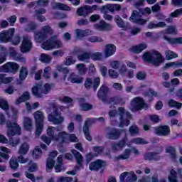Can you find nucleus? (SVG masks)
<instances>
[{
	"label": "nucleus",
	"instance_id": "19",
	"mask_svg": "<svg viewBox=\"0 0 182 182\" xmlns=\"http://www.w3.org/2000/svg\"><path fill=\"white\" fill-rule=\"evenodd\" d=\"M32 49V42L28 38V37H23V41L21 46V52L22 53H27V52H31Z\"/></svg>",
	"mask_w": 182,
	"mask_h": 182
},
{
	"label": "nucleus",
	"instance_id": "53",
	"mask_svg": "<svg viewBox=\"0 0 182 182\" xmlns=\"http://www.w3.org/2000/svg\"><path fill=\"white\" fill-rule=\"evenodd\" d=\"M132 142L134 144H149V141L141 137L134 138L132 139Z\"/></svg>",
	"mask_w": 182,
	"mask_h": 182
},
{
	"label": "nucleus",
	"instance_id": "32",
	"mask_svg": "<svg viewBox=\"0 0 182 182\" xmlns=\"http://www.w3.org/2000/svg\"><path fill=\"white\" fill-rule=\"evenodd\" d=\"M164 39L165 41H167L168 43L171 45H182V37H178V38H170L167 36H164Z\"/></svg>",
	"mask_w": 182,
	"mask_h": 182
},
{
	"label": "nucleus",
	"instance_id": "56",
	"mask_svg": "<svg viewBox=\"0 0 182 182\" xmlns=\"http://www.w3.org/2000/svg\"><path fill=\"white\" fill-rule=\"evenodd\" d=\"M140 129L136 125H132L129 127V133L131 136H135V134H139Z\"/></svg>",
	"mask_w": 182,
	"mask_h": 182
},
{
	"label": "nucleus",
	"instance_id": "44",
	"mask_svg": "<svg viewBox=\"0 0 182 182\" xmlns=\"http://www.w3.org/2000/svg\"><path fill=\"white\" fill-rule=\"evenodd\" d=\"M77 58L80 62H85V60H89L90 59V53L83 52L82 54H78Z\"/></svg>",
	"mask_w": 182,
	"mask_h": 182
},
{
	"label": "nucleus",
	"instance_id": "62",
	"mask_svg": "<svg viewBox=\"0 0 182 182\" xmlns=\"http://www.w3.org/2000/svg\"><path fill=\"white\" fill-rule=\"evenodd\" d=\"M59 100L62 103H72L73 102V99L69 96H64L63 98H59Z\"/></svg>",
	"mask_w": 182,
	"mask_h": 182
},
{
	"label": "nucleus",
	"instance_id": "35",
	"mask_svg": "<svg viewBox=\"0 0 182 182\" xmlns=\"http://www.w3.org/2000/svg\"><path fill=\"white\" fill-rule=\"evenodd\" d=\"M166 152L171 154V159L173 163L177 161V154H176V148L173 146H168L166 149Z\"/></svg>",
	"mask_w": 182,
	"mask_h": 182
},
{
	"label": "nucleus",
	"instance_id": "6",
	"mask_svg": "<svg viewBox=\"0 0 182 182\" xmlns=\"http://www.w3.org/2000/svg\"><path fill=\"white\" fill-rule=\"evenodd\" d=\"M118 112L119 114V127L123 129L124 126L127 127L130 124V120H132V116L130 112H126L124 107H119L118 108Z\"/></svg>",
	"mask_w": 182,
	"mask_h": 182
},
{
	"label": "nucleus",
	"instance_id": "51",
	"mask_svg": "<svg viewBox=\"0 0 182 182\" xmlns=\"http://www.w3.org/2000/svg\"><path fill=\"white\" fill-rule=\"evenodd\" d=\"M9 164L11 170H17L19 167V161L16 159H11Z\"/></svg>",
	"mask_w": 182,
	"mask_h": 182
},
{
	"label": "nucleus",
	"instance_id": "55",
	"mask_svg": "<svg viewBox=\"0 0 182 182\" xmlns=\"http://www.w3.org/2000/svg\"><path fill=\"white\" fill-rule=\"evenodd\" d=\"M41 32L46 34L48 38V35H52L53 33V30L49 26H44L41 29Z\"/></svg>",
	"mask_w": 182,
	"mask_h": 182
},
{
	"label": "nucleus",
	"instance_id": "41",
	"mask_svg": "<svg viewBox=\"0 0 182 182\" xmlns=\"http://www.w3.org/2000/svg\"><path fill=\"white\" fill-rule=\"evenodd\" d=\"M147 48V45L144 43H141L138 46H135L132 48V50L134 53H141V52H143L144 49Z\"/></svg>",
	"mask_w": 182,
	"mask_h": 182
},
{
	"label": "nucleus",
	"instance_id": "58",
	"mask_svg": "<svg viewBox=\"0 0 182 182\" xmlns=\"http://www.w3.org/2000/svg\"><path fill=\"white\" fill-rule=\"evenodd\" d=\"M49 0H38L36 1V5L38 6H42L43 8H46L49 5Z\"/></svg>",
	"mask_w": 182,
	"mask_h": 182
},
{
	"label": "nucleus",
	"instance_id": "15",
	"mask_svg": "<svg viewBox=\"0 0 182 182\" xmlns=\"http://www.w3.org/2000/svg\"><path fill=\"white\" fill-rule=\"evenodd\" d=\"M84 86L87 90L92 89V86L94 92H96V90H97V87L100 86V77H95L93 80L92 78H86Z\"/></svg>",
	"mask_w": 182,
	"mask_h": 182
},
{
	"label": "nucleus",
	"instance_id": "8",
	"mask_svg": "<svg viewBox=\"0 0 182 182\" xmlns=\"http://www.w3.org/2000/svg\"><path fill=\"white\" fill-rule=\"evenodd\" d=\"M34 119L36 122V136H41L42 134V132L43 130V124L45 120V116L43 115V112L41 111H36L34 112Z\"/></svg>",
	"mask_w": 182,
	"mask_h": 182
},
{
	"label": "nucleus",
	"instance_id": "26",
	"mask_svg": "<svg viewBox=\"0 0 182 182\" xmlns=\"http://www.w3.org/2000/svg\"><path fill=\"white\" fill-rule=\"evenodd\" d=\"M105 58H110L116 53V46L114 44H107L105 46V50L104 51Z\"/></svg>",
	"mask_w": 182,
	"mask_h": 182
},
{
	"label": "nucleus",
	"instance_id": "17",
	"mask_svg": "<svg viewBox=\"0 0 182 182\" xmlns=\"http://www.w3.org/2000/svg\"><path fill=\"white\" fill-rule=\"evenodd\" d=\"M103 167H106V161L102 159H96L94 161L90 162L89 165V170L90 171H99Z\"/></svg>",
	"mask_w": 182,
	"mask_h": 182
},
{
	"label": "nucleus",
	"instance_id": "10",
	"mask_svg": "<svg viewBox=\"0 0 182 182\" xmlns=\"http://www.w3.org/2000/svg\"><path fill=\"white\" fill-rule=\"evenodd\" d=\"M131 107L132 112H140V110H143V109H147L149 105L146 103L143 97H135L131 101Z\"/></svg>",
	"mask_w": 182,
	"mask_h": 182
},
{
	"label": "nucleus",
	"instance_id": "47",
	"mask_svg": "<svg viewBox=\"0 0 182 182\" xmlns=\"http://www.w3.org/2000/svg\"><path fill=\"white\" fill-rule=\"evenodd\" d=\"M90 59L92 60H102L103 59V54L100 52L92 53L90 54Z\"/></svg>",
	"mask_w": 182,
	"mask_h": 182
},
{
	"label": "nucleus",
	"instance_id": "31",
	"mask_svg": "<svg viewBox=\"0 0 182 182\" xmlns=\"http://www.w3.org/2000/svg\"><path fill=\"white\" fill-rule=\"evenodd\" d=\"M31 99V94L28 91H25L21 96H20L16 100V105H21V103H23V102H26L28 100H30Z\"/></svg>",
	"mask_w": 182,
	"mask_h": 182
},
{
	"label": "nucleus",
	"instance_id": "54",
	"mask_svg": "<svg viewBox=\"0 0 182 182\" xmlns=\"http://www.w3.org/2000/svg\"><path fill=\"white\" fill-rule=\"evenodd\" d=\"M173 66H176V68H181L182 59L180 60L179 62H170V63H166L165 64V68H173Z\"/></svg>",
	"mask_w": 182,
	"mask_h": 182
},
{
	"label": "nucleus",
	"instance_id": "5",
	"mask_svg": "<svg viewBox=\"0 0 182 182\" xmlns=\"http://www.w3.org/2000/svg\"><path fill=\"white\" fill-rule=\"evenodd\" d=\"M43 87L44 88L42 87V85H33L31 88L33 96L38 99H41V97H43V95H48L52 89L49 83H46Z\"/></svg>",
	"mask_w": 182,
	"mask_h": 182
},
{
	"label": "nucleus",
	"instance_id": "29",
	"mask_svg": "<svg viewBox=\"0 0 182 182\" xmlns=\"http://www.w3.org/2000/svg\"><path fill=\"white\" fill-rule=\"evenodd\" d=\"M34 39L36 42H38V43H42L44 41H46V39H48V36L44 34L42 31H36L34 33Z\"/></svg>",
	"mask_w": 182,
	"mask_h": 182
},
{
	"label": "nucleus",
	"instance_id": "24",
	"mask_svg": "<svg viewBox=\"0 0 182 182\" xmlns=\"http://www.w3.org/2000/svg\"><path fill=\"white\" fill-rule=\"evenodd\" d=\"M40 146H36L32 152V156L34 159H40L41 156H42V149L43 150H48L46 144L41 143Z\"/></svg>",
	"mask_w": 182,
	"mask_h": 182
},
{
	"label": "nucleus",
	"instance_id": "49",
	"mask_svg": "<svg viewBox=\"0 0 182 182\" xmlns=\"http://www.w3.org/2000/svg\"><path fill=\"white\" fill-rule=\"evenodd\" d=\"M93 151L95 153L96 156H100L103 154L105 151V146H95L92 147Z\"/></svg>",
	"mask_w": 182,
	"mask_h": 182
},
{
	"label": "nucleus",
	"instance_id": "59",
	"mask_svg": "<svg viewBox=\"0 0 182 182\" xmlns=\"http://www.w3.org/2000/svg\"><path fill=\"white\" fill-rule=\"evenodd\" d=\"M108 74L109 77H111L112 79H117V77H119V73H117V71L114 70L109 69L108 70Z\"/></svg>",
	"mask_w": 182,
	"mask_h": 182
},
{
	"label": "nucleus",
	"instance_id": "7",
	"mask_svg": "<svg viewBox=\"0 0 182 182\" xmlns=\"http://www.w3.org/2000/svg\"><path fill=\"white\" fill-rule=\"evenodd\" d=\"M56 128L55 127H49L47 129V135L48 137H51L54 141H62V143H66V136L68 134L66 132H60L58 134H55Z\"/></svg>",
	"mask_w": 182,
	"mask_h": 182
},
{
	"label": "nucleus",
	"instance_id": "4",
	"mask_svg": "<svg viewBox=\"0 0 182 182\" xmlns=\"http://www.w3.org/2000/svg\"><path fill=\"white\" fill-rule=\"evenodd\" d=\"M65 109L63 106H53V112L48 116V122L53 124H62L65 122V118L62 117V110Z\"/></svg>",
	"mask_w": 182,
	"mask_h": 182
},
{
	"label": "nucleus",
	"instance_id": "12",
	"mask_svg": "<svg viewBox=\"0 0 182 182\" xmlns=\"http://www.w3.org/2000/svg\"><path fill=\"white\" fill-rule=\"evenodd\" d=\"M139 12L137 10L132 11L129 21L134 22V23H136V25H144L147 22V20L141 18V15H146L144 9H139Z\"/></svg>",
	"mask_w": 182,
	"mask_h": 182
},
{
	"label": "nucleus",
	"instance_id": "14",
	"mask_svg": "<svg viewBox=\"0 0 182 182\" xmlns=\"http://www.w3.org/2000/svg\"><path fill=\"white\" fill-rule=\"evenodd\" d=\"M14 35H15V28H10L9 30L1 31L0 33V43H8V42H12Z\"/></svg>",
	"mask_w": 182,
	"mask_h": 182
},
{
	"label": "nucleus",
	"instance_id": "45",
	"mask_svg": "<svg viewBox=\"0 0 182 182\" xmlns=\"http://www.w3.org/2000/svg\"><path fill=\"white\" fill-rule=\"evenodd\" d=\"M120 100H122L119 97H112L109 99H107V100L106 101H102L104 103H107L108 105H112V103L114 105H117V103H119V102H120Z\"/></svg>",
	"mask_w": 182,
	"mask_h": 182
},
{
	"label": "nucleus",
	"instance_id": "57",
	"mask_svg": "<svg viewBox=\"0 0 182 182\" xmlns=\"http://www.w3.org/2000/svg\"><path fill=\"white\" fill-rule=\"evenodd\" d=\"M88 42H91V43H95L96 42L100 43L103 42V38L102 37L97 36H90L88 38Z\"/></svg>",
	"mask_w": 182,
	"mask_h": 182
},
{
	"label": "nucleus",
	"instance_id": "64",
	"mask_svg": "<svg viewBox=\"0 0 182 182\" xmlns=\"http://www.w3.org/2000/svg\"><path fill=\"white\" fill-rule=\"evenodd\" d=\"M110 12H113L114 11H120L122 9V6L120 4H110Z\"/></svg>",
	"mask_w": 182,
	"mask_h": 182
},
{
	"label": "nucleus",
	"instance_id": "46",
	"mask_svg": "<svg viewBox=\"0 0 182 182\" xmlns=\"http://www.w3.org/2000/svg\"><path fill=\"white\" fill-rule=\"evenodd\" d=\"M177 171H176L174 169H171L170 171V175L168 176L169 182H178L177 180Z\"/></svg>",
	"mask_w": 182,
	"mask_h": 182
},
{
	"label": "nucleus",
	"instance_id": "1",
	"mask_svg": "<svg viewBox=\"0 0 182 182\" xmlns=\"http://www.w3.org/2000/svg\"><path fill=\"white\" fill-rule=\"evenodd\" d=\"M0 124L4 126L6 124L7 127V136L9 139V143L12 147H16L18 143H21L19 138H14V136H20L21 134V127L17 122H11V121H6L5 114L0 112Z\"/></svg>",
	"mask_w": 182,
	"mask_h": 182
},
{
	"label": "nucleus",
	"instance_id": "16",
	"mask_svg": "<svg viewBox=\"0 0 182 182\" xmlns=\"http://www.w3.org/2000/svg\"><path fill=\"white\" fill-rule=\"evenodd\" d=\"M123 133H126L125 129L111 128L107 134L109 140H118Z\"/></svg>",
	"mask_w": 182,
	"mask_h": 182
},
{
	"label": "nucleus",
	"instance_id": "61",
	"mask_svg": "<svg viewBox=\"0 0 182 182\" xmlns=\"http://www.w3.org/2000/svg\"><path fill=\"white\" fill-rule=\"evenodd\" d=\"M41 139L43 140V141H44V143H46V144L49 146V144H50V143H52V140H53V138H52L50 136H48L46 135H43L41 136Z\"/></svg>",
	"mask_w": 182,
	"mask_h": 182
},
{
	"label": "nucleus",
	"instance_id": "63",
	"mask_svg": "<svg viewBox=\"0 0 182 182\" xmlns=\"http://www.w3.org/2000/svg\"><path fill=\"white\" fill-rule=\"evenodd\" d=\"M76 60L73 59V57L70 56L66 58L65 65L66 66H70V65H75Z\"/></svg>",
	"mask_w": 182,
	"mask_h": 182
},
{
	"label": "nucleus",
	"instance_id": "36",
	"mask_svg": "<svg viewBox=\"0 0 182 182\" xmlns=\"http://www.w3.org/2000/svg\"><path fill=\"white\" fill-rule=\"evenodd\" d=\"M28 73H29L28 71V68L26 66H22L21 68L20 69L19 75H18L20 80L21 81L25 80V79L28 77Z\"/></svg>",
	"mask_w": 182,
	"mask_h": 182
},
{
	"label": "nucleus",
	"instance_id": "42",
	"mask_svg": "<svg viewBox=\"0 0 182 182\" xmlns=\"http://www.w3.org/2000/svg\"><path fill=\"white\" fill-rule=\"evenodd\" d=\"M39 60H41L42 63H50L52 58L48 54L41 53L39 58Z\"/></svg>",
	"mask_w": 182,
	"mask_h": 182
},
{
	"label": "nucleus",
	"instance_id": "18",
	"mask_svg": "<svg viewBox=\"0 0 182 182\" xmlns=\"http://www.w3.org/2000/svg\"><path fill=\"white\" fill-rule=\"evenodd\" d=\"M154 132L156 136L166 137L171 133L168 125H160L154 128Z\"/></svg>",
	"mask_w": 182,
	"mask_h": 182
},
{
	"label": "nucleus",
	"instance_id": "28",
	"mask_svg": "<svg viewBox=\"0 0 182 182\" xmlns=\"http://www.w3.org/2000/svg\"><path fill=\"white\" fill-rule=\"evenodd\" d=\"M114 22L118 28H122L124 31H129V26L126 25L124 21L119 15L114 16Z\"/></svg>",
	"mask_w": 182,
	"mask_h": 182
},
{
	"label": "nucleus",
	"instance_id": "48",
	"mask_svg": "<svg viewBox=\"0 0 182 182\" xmlns=\"http://www.w3.org/2000/svg\"><path fill=\"white\" fill-rule=\"evenodd\" d=\"M168 107H176V109H181L182 107V103L178 102L173 99H171L168 101Z\"/></svg>",
	"mask_w": 182,
	"mask_h": 182
},
{
	"label": "nucleus",
	"instance_id": "50",
	"mask_svg": "<svg viewBox=\"0 0 182 182\" xmlns=\"http://www.w3.org/2000/svg\"><path fill=\"white\" fill-rule=\"evenodd\" d=\"M29 151V145L28 144H22L18 150V153L21 155H25Z\"/></svg>",
	"mask_w": 182,
	"mask_h": 182
},
{
	"label": "nucleus",
	"instance_id": "23",
	"mask_svg": "<svg viewBox=\"0 0 182 182\" xmlns=\"http://www.w3.org/2000/svg\"><path fill=\"white\" fill-rule=\"evenodd\" d=\"M76 14L78 16H82L83 18H87L90 15V9L89 5H84L77 9Z\"/></svg>",
	"mask_w": 182,
	"mask_h": 182
},
{
	"label": "nucleus",
	"instance_id": "3",
	"mask_svg": "<svg viewBox=\"0 0 182 182\" xmlns=\"http://www.w3.org/2000/svg\"><path fill=\"white\" fill-rule=\"evenodd\" d=\"M142 59L146 63H151L154 66H160L164 62L163 55L156 50H154L152 53H144L142 55Z\"/></svg>",
	"mask_w": 182,
	"mask_h": 182
},
{
	"label": "nucleus",
	"instance_id": "2",
	"mask_svg": "<svg viewBox=\"0 0 182 182\" xmlns=\"http://www.w3.org/2000/svg\"><path fill=\"white\" fill-rule=\"evenodd\" d=\"M9 55L10 58H13L14 59H16V60H21V62L25 60V57L18 55V53L16 52V50H15V48L9 47L8 50L5 46L0 45V65L6 62Z\"/></svg>",
	"mask_w": 182,
	"mask_h": 182
},
{
	"label": "nucleus",
	"instance_id": "22",
	"mask_svg": "<svg viewBox=\"0 0 182 182\" xmlns=\"http://www.w3.org/2000/svg\"><path fill=\"white\" fill-rule=\"evenodd\" d=\"M144 159L146 161H159L161 159V156L157 152H146L144 154Z\"/></svg>",
	"mask_w": 182,
	"mask_h": 182
},
{
	"label": "nucleus",
	"instance_id": "25",
	"mask_svg": "<svg viewBox=\"0 0 182 182\" xmlns=\"http://www.w3.org/2000/svg\"><path fill=\"white\" fill-rule=\"evenodd\" d=\"M95 29H98L99 31H112V25L106 23L104 20L100 21L99 23L95 25Z\"/></svg>",
	"mask_w": 182,
	"mask_h": 182
},
{
	"label": "nucleus",
	"instance_id": "34",
	"mask_svg": "<svg viewBox=\"0 0 182 182\" xmlns=\"http://www.w3.org/2000/svg\"><path fill=\"white\" fill-rule=\"evenodd\" d=\"M130 154H132V149H126L124 151V154H119L115 156L114 160H117V161H119V160H127V159L130 157Z\"/></svg>",
	"mask_w": 182,
	"mask_h": 182
},
{
	"label": "nucleus",
	"instance_id": "40",
	"mask_svg": "<svg viewBox=\"0 0 182 182\" xmlns=\"http://www.w3.org/2000/svg\"><path fill=\"white\" fill-rule=\"evenodd\" d=\"M23 127L25 130H32V119L29 117H25L23 119Z\"/></svg>",
	"mask_w": 182,
	"mask_h": 182
},
{
	"label": "nucleus",
	"instance_id": "11",
	"mask_svg": "<svg viewBox=\"0 0 182 182\" xmlns=\"http://www.w3.org/2000/svg\"><path fill=\"white\" fill-rule=\"evenodd\" d=\"M62 47V43L59 40H56L54 37H51L41 43V48L44 50H52Z\"/></svg>",
	"mask_w": 182,
	"mask_h": 182
},
{
	"label": "nucleus",
	"instance_id": "33",
	"mask_svg": "<svg viewBox=\"0 0 182 182\" xmlns=\"http://www.w3.org/2000/svg\"><path fill=\"white\" fill-rule=\"evenodd\" d=\"M90 33V30L89 29L82 30V29L77 28L75 30L76 38L77 39H82V38H86V36H89Z\"/></svg>",
	"mask_w": 182,
	"mask_h": 182
},
{
	"label": "nucleus",
	"instance_id": "52",
	"mask_svg": "<svg viewBox=\"0 0 182 182\" xmlns=\"http://www.w3.org/2000/svg\"><path fill=\"white\" fill-rule=\"evenodd\" d=\"M0 109H2V110H5L6 112L9 110V104L8 103V101L3 98H0Z\"/></svg>",
	"mask_w": 182,
	"mask_h": 182
},
{
	"label": "nucleus",
	"instance_id": "39",
	"mask_svg": "<svg viewBox=\"0 0 182 182\" xmlns=\"http://www.w3.org/2000/svg\"><path fill=\"white\" fill-rule=\"evenodd\" d=\"M55 163L53 159L48 158L46 161V171L47 173H52V170H53V167H55Z\"/></svg>",
	"mask_w": 182,
	"mask_h": 182
},
{
	"label": "nucleus",
	"instance_id": "9",
	"mask_svg": "<svg viewBox=\"0 0 182 182\" xmlns=\"http://www.w3.org/2000/svg\"><path fill=\"white\" fill-rule=\"evenodd\" d=\"M97 121L103 122H105V117H101L100 118H88L84 123L82 131L85 136V139L88 140V141H92V136H90L89 127L91 124H93V123H96Z\"/></svg>",
	"mask_w": 182,
	"mask_h": 182
},
{
	"label": "nucleus",
	"instance_id": "13",
	"mask_svg": "<svg viewBox=\"0 0 182 182\" xmlns=\"http://www.w3.org/2000/svg\"><path fill=\"white\" fill-rule=\"evenodd\" d=\"M19 70V64L15 62H7L0 67V72L16 75Z\"/></svg>",
	"mask_w": 182,
	"mask_h": 182
},
{
	"label": "nucleus",
	"instance_id": "38",
	"mask_svg": "<svg viewBox=\"0 0 182 182\" xmlns=\"http://www.w3.org/2000/svg\"><path fill=\"white\" fill-rule=\"evenodd\" d=\"M38 29V24L34 21H30L25 28L26 32H35Z\"/></svg>",
	"mask_w": 182,
	"mask_h": 182
},
{
	"label": "nucleus",
	"instance_id": "30",
	"mask_svg": "<svg viewBox=\"0 0 182 182\" xmlns=\"http://www.w3.org/2000/svg\"><path fill=\"white\" fill-rule=\"evenodd\" d=\"M51 6L53 9H58L59 11H70V6L62 3L54 2L52 3Z\"/></svg>",
	"mask_w": 182,
	"mask_h": 182
},
{
	"label": "nucleus",
	"instance_id": "21",
	"mask_svg": "<svg viewBox=\"0 0 182 182\" xmlns=\"http://www.w3.org/2000/svg\"><path fill=\"white\" fill-rule=\"evenodd\" d=\"M107 93H109V87L103 84L98 90L97 97L102 100V102H106Z\"/></svg>",
	"mask_w": 182,
	"mask_h": 182
},
{
	"label": "nucleus",
	"instance_id": "60",
	"mask_svg": "<svg viewBox=\"0 0 182 182\" xmlns=\"http://www.w3.org/2000/svg\"><path fill=\"white\" fill-rule=\"evenodd\" d=\"M180 15H182V9H178L170 14L171 18H177L180 16Z\"/></svg>",
	"mask_w": 182,
	"mask_h": 182
},
{
	"label": "nucleus",
	"instance_id": "20",
	"mask_svg": "<svg viewBox=\"0 0 182 182\" xmlns=\"http://www.w3.org/2000/svg\"><path fill=\"white\" fill-rule=\"evenodd\" d=\"M71 152L75 156L77 164L78 165L75 166V169L80 170V168H83V156H82V154L75 149H73Z\"/></svg>",
	"mask_w": 182,
	"mask_h": 182
},
{
	"label": "nucleus",
	"instance_id": "43",
	"mask_svg": "<svg viewBox=\"0 0 182 182\" xmlns=\"http://www.w3.org/2000/svg\"><path fill=\"white\" fill-rule=\"evenodd\" d=\"M166 60H171V59H176L178 58V55L172 50H166L165 52Z\"/></svg>",
	"mask_w": 182,
	"mask_h": 182
},
{
	"label": "nucleus",
	"instance_id": "27",
	"mask_svg": "<svg viewBox=\"0 0 182 182\" xmlns=\"http://www.w3.org/2000/svg\"><path fill=\"white\" fill-rule=\"evenodd\" d=\"M85 102H86L85 97L79 98L80 107H81L82 110H83V112L92 110V109H93V105Z\"/></svg>",
	"mask_w": 182,
	"mask_h": 182
},
{
	"label": "nucleus",
	"instance_id": "37",
	"mask_svg": "<svg viewBox=\"0 0 182 182\" xmlns=\"http://www.w3.org/2000/svg\"><path fill=\"white\" fill-rule=\"evenodd\" d=\"M76 68L78 70L79 75L81 76H85L87 73V68H86V65L84 63L77 64Z\"/></svg>",
	"mask_w": 182,
	"mask_h": 182
}]
</instances>
